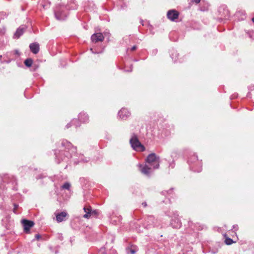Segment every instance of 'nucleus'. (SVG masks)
I'll return each instance as SVG.
<instances>
[{"label":"nucleus","mask_w":254,"mask_h":254,"mask_svg":"<svg viewBox=\"0 0 254 254\" xmlns=\"http://www.w3.org/2000/svg\"><path fill=\"white\" fill-rule=\"evenodd\" d=\"M56 161L60 163L62 161L73 162L77 165L79 163L88 162L90 159L85 157L83 154L76 152V147L67 140H63L61 142L60 149L55 151Z\"/></svg>","instance_id":"f257e3e1"},{"label":"nucleus","mask_w":254,"mask_h":254,"mask_svg":"<svg viewBox=\"0 0 254 254\" xmlns=\"http://www.w3.org/2000/svg\"><path fill=\"white\" fill-rule=\"evenodd\" d=\"M145 163L144 165H139L140 170L144 175L150 176L153 170L159 168L160 157L155 153H151L146 157Z\"/></svg>","instance_id":"f03ea898"},{"label":"nucleus","mask_w":254,"mask_h":254,"mask_svg":"<svg viewBox=\"0 0 254 254\" xmlns=\"http://www.w3.org/2000/svg\"><path fill=\"white\" fill-rule=\"evenodd\" d=\"M190 169L195 172L199 173L202 170L201 161H199L197 156L194 153H190L188 160Z\"/></svg>","instance_id":"7ed1b4c3"},{"label":"nucleus","mask_w":254,"mask_h":254,"mask_svg":"<svg viewBox=\"0 0 254 254\" xmlns=\"http://www.w3.org/2000/svg\"><path fill=\"white\" fill-rule=\"evenodd\" d=\"M64 5L59 4L54 9L56 18L59 20H64L67 16V12Z\"/></svg>","instance_id":"20e7f679"},{"label":"nucleus","mask_w":254,"mask_h":254,"mask_svg":"<svg viewBox=\"0 0 254 254\" xmlns=\"http://www.w3.org/2000/svg\"><path fill=\"white\" fill-rule=\"evenodd\" d=\"M142 225L144 228L149 229L154 227H158L159 225L157 224V220L155 217L153 216L150 215L144 218Z\"/></svg>","instance_id":"39448f33"},{"label":"nucleus","mask_w":254,"mask_h":254,"mask_svg":"<svg viewBox=\"0 0 254 254\" xmlns=\"http://www.w3.org/2000/svg\"><path fill=\"white\" fill-rule=\"evenodd\" d=\"M129 143L132 149L137 151H144L145 147L140 143L137 136L133 134L130 139Z\"/></svg>","instance_id":"423d86ee"},{"label":"nucleus","mask_w":254,"mask_h":254,"mask_svg":"<svg viewBox=\"0 0 254 254\" xmlns=\"http://www.w3.org/2000/svg\"><path fill=\"white\" fill-rule=\"evenodd\" d=\"M171 218L170 225L175 229H179L182 226V222L179 218V214L177 212H173L171 214H167Z\"/></svg>","instance_id":"0eeeda50"},{"label":"nucleus","mask_w":254,"mask_h":254,"mask_svg":"<svg viewBox=\"0 0 254 254\" xmlns=\"http://www.w3.org/2000/svg\"><path fill=\"white\" fill-rule=\"evenodd\" d=\"M218 12L220 17L218 18L219 22H221L223 20L228 19L230 16L229 11L225 5L220 6L218 9Z\"/></svg>","instance_id":"6e6552de"},{"label":"nucleus","mask_w":254,"mask_h":254,"mask_svg":"<svg viewBox=\"0 0 254 254\" xmlns=\"http://www.w3.org/2000/svg\"><path fill=\"white\" fill-rule=\"evenodd\" d=\"M83 210L85 212V214L83 215V217L85 218L88 219L91 216L96 217L99 213L98 210H93L90 206H85L83 208Z\"/></svg>","instance_id":"1a4fd4ad"},{"label":"nucleus","mask_w":254,"mask_h":254,"mask_svg":"<svg viewBox=\"0 0 254 254\" xmlns=\"http://www.w3.org/2000/svg\"><path fill=\"white\" fill-rule=\"evenodd\" d=\"M21 223L23 227L24 232L26 233H29L30 228L34 225L33 221L25 219L21 220Z\"/></svg>","instance_id":"9d476101"},{"label":"nucleus","mask_w":254,"mask_h":254,"mask_svg":"<svg viewBox=\"0 0 254 254\" xmlns=\"http://www.w3.org/2000/svg\"><path fill=\"white\" fill-rule=\"evenodd\" d=\"M130 115V112L125 108H122L118 112V117L123 120H126Z\"/></svg>","instance_id":"9b49d317"},{"label":"nucleus","mask_w":254,"mask_h":254,"mask_svg":"<svg viewBox=\"0 0 254 254\" xmlns=\"http://www.w3.org/2000/svg\"><path fill=\"white\" fill-rule=\"evenodd\" d=\"M179 13L175 9L169 10L167 13V18L172 21H175L178 18Z\"/></svg>","instance_id":"f8f14e48"},{"label":"nucleus","mask_w":254,"mask_h":254,"mask_svg":"<svg viewBox=\"0 0 254 254\" xmlns=\"http://www.w3.org/2000/svg\"><path fill=\"white\" fill-rule=\"evenodd\" d=\"M56 220L58 223L65 221L67 219L68 214L65 211L61 212H55Z\"/></svg>","instance_id":"ddd939ff"},{"label":"nucleus","mask_w":254,"mask_h":254,"mask_svg":"<svg viewBox=\"0 0 254 254\" xmlns=\"http://www.w3.org/2000/svg\"><path fill=\"white\" fill-rule=\"evenodd\" d=\"M104 39V37L101 33H96L93 34L91 37V40L92 42L96 43L98 42L103 41Z\"/></svg>","instance_id":"4468645a"},{"label":"nucleus","mask_w":254,"mask_h":254,"mask_svg":"<svg viewBox=\"0 0 254 254\" xmlns=\"http://www.w3.org/2000/svg\"><path fill=\"white\" fill-rule=\"evenodd\" d=\"M3 60L1 61V63H7L9 64L11 61L15 60V57H14L13 54L11 52H7L5 55H3Z\"/></svg>","instance_id":"2eb2a0df"},{"label":"nucleus","mask_w":254,"mask_h":254,"mask_svg":"<svg viewBox=\"0 0 254 254\" xmlns=\"http://www.w3.org/2000/svg\"><path fill=\"white\" fill-rule=\"evenodd\" d=\"M26 29V27L25 25H21L18 28L13 35L14 39H18L21 35H23L24 31Z\"/></svg>","instance_id":"dca6fc26"},{"label":"nucleus","mask_w":254,"mask_h":254,"mask_svg":"<svg viewBox=\"0 0 254 254\" xmlns=\"http://www.w3.org/2000/svg\"><path fill=\"white\" fill-rule=\"evenodd\" d=\"M29 48L33 54H36L39 52V44L37 42L32 43L30 44Z\"/></svg>","instance_id":"f3484780"},{"label":"nucleus","mask_w":254,"mask_h":254,"mask_svg":"<svg viewBox=\"0 0 254 254\" xmlns=\"http://www.w3.org/2000/svg\"><path fill=\"white\" fill-rule=\"evenodd\" d=\"M235 16L238 19V20H243L246 17V12L244 10L238 9L235 14Z\"/></svg>","instance_id":"a211bd4d"},{"label":"nucleus","mask_w":254,"mask_h":254,"mask_svg":"<svg viewBox=\"0 0 254 254\" xmlns=\"http://www.w3.org/2000/svg\"><path fill=\"white\" fill-rule=\"evenodd\" d=\"M65 7L68 10H74L77 8V4L75 0H69Z\"/></svg>","instance_id":"6ab92c4d"},{"label":"nucleus","mask_w":254,"mask_h":254,"mask_svg":"<svg viewBox=\"0 0 254 254\" xmlns=\"http://www.w3.org/2000/svg\"><path fill=\"white\" fill-rule=\"evenodd\" d=\"M78 119L80 122L82 123H86L89 121V116L86 113L84 112H81L78 115Z\"/></svg>","instance_id":"aec40b11"},{"label":"nucleus","mask_w":254,"mask_h":254,"mask_svg":"<svg viewBox=\"0 0 254 254\" xmlns=\"http://www.w3.org/2000/svg\"><path fill=\"white\" fill-rule=\"evenodd\" d=\"M188 225L193 230H201L203 229V226L199 225V223L194 224L192 221H189L188 222Z\"/></svg>","instance_id":"412c9836"},{"label":"nucleus","mask_w":254,"mask_h":254,"mask_svg":"<svg viewBox=\"0 0 254 254\" xmlns=\"http://www.w3.org/2000/svg\"><path fill=\"white\" fill-rule=\"evenodd\" d=\"M170 52L171 57L174 63L177 62L178 61H179V62H182V61L179 60L178 59L179 54L178 53L177 51L174 49H172Z\"/></svg>","instance_id":"4be33fe9"},{"label":"nucleus","mask_w":254,"mask_h":254,"mask_svg":"<svg viewBox=\"0 0 254 254\" xmlns=\"http://www.w3.org/2000/svg\"><path fill=\"white\" fill-rule=\"evenodd\" d=\"M9 179V182L8 183V184L10 185L11 184L12 185H13V186L12 188V189L14 190H17V187H16L17 185V181L16 178L13 176H11L10 177L8 178Z\"/></svg>","instance_id":"5701e85b"},{"label":"nucleus","mask_w":254,"mask_h":254,"mask_svg":"<svg viewBox=\"0 0 254 254\" xmlns=\"http://www.w3.org/2000/svg\"><path fill=\"white\" fill-rule=\"evenodd\" d=\"M72 126H74L76 128H77L80 126V124L77 119H73L66 125V127L68 128Z\"/></svg>","instance_id":"b1692460"},{"label":"nucleus","mask_w":254,"mask_h":254,"mask_svg":"<svg viewBox=\"0 0 254 254\" xmlns=\"http://www.w3.org/2000/svg\"><path fill=\"white\" fill-rule=\"evenodd\" d=\"M40 2L44 9L48 8L51 5V2L49 0H40Z\"/></svg>","instance_id":"393cba45"},{"label":"nucleus","mask_w":254,"mask_h":254,"mask_svg":"<svg viewBox=\"0 0 254 254\" xmlns=\"http://www.w3.org/2000/svg\"><path fill=\"white\" fill-rule=\"evenodd\" d=\"M24 64L26 66L30 67L32 65L33 60L31 58H27L24 61Z\"/></svg>","instance_id":"a878e982"},{"label":"nucleus","mask_w":254,"mask_h":254,"mask_svg":"<svg viewBox=\"0 0 254 254\" xmlns=\"http://www.w3.org/2000/svg\"><path fill=\"white\" fill-rule=\"evenodd\" d=\"M209 4L208 3H204V4L200 6V10L202 11H205L208 10Z\"/></svg>","instance_id":"bb28decb"},{"label":"nucleus","mask_w":254,"mask_h":254,"mask_svg":"<svg viewBox=\"0 0 254 254\" xmlns=\"http://www.w3.org/2000/svg\"><path fill=\"white\" fill-rule=\"evenodd\" d=\"M70 187L71 185L69 183L65 182L61 186V189L69 190H70Z\"/></svg>","instance_id":"cd10ccee"},{"label":"nucleus","mask_w":254,"mask_h":254,"mask_svg":"<svg viewBox=\"0 0 254 254\" xmlns=\"http://www.w3.org/2000/svg\"><path fill=\"white\" fill-rule=\"evenodd\" d=\"M225 243L227 245H230L233 243H235V242H234L231 238H230L229 237H226Z\"/></svg>","instance_id":"c85d7f7f"},{"label":"nucleus","mask_w":254,"mask_h":254,"mask_svg":"<svg viewBox=\"0 0 254 254\" xmlns=\"http://www.w3.org/2000/svg\"><path fill=\"white\" fill-rule=\"evenodd\" d=\"M173 188L170 189L168 190H164L161 192V194L163 195H166L167 194L170 195L173 192Z\"/></svg>","instance_id":"c756f323"},{"label":"nucleus","mask_w":254,"mask_h":254,"mask_svg":"<svg viewBox=\"0 0 254 254\" xmlns=\"http://www.w3.org/2000/svg\"><path fill=\"white\" fill-rule=\"evenodd\" d=\"M7 16V14L6 13V12L2 11L0 12V19H4V18H6Z\"/></svg>","instance_id":"7c9ffc66"},{"label":"nucleus","mask_w":254,"mask_h":254,"mask_svg":"<svg viewBox=\"0 0 254 254\" xmlns=\"http://www.w3.org/2000/svg\"><path fill=\"white\" fill-rule=\"evenodd\" d=\"M11 53L13 54V56H14V57H15V58L20 55L19 52L18 50H16L11 51Z\"/></svg>","instance_id":"2f4dec72"},{"label":"nucleus","mask_w":254,"mask_h":254,"mask_svg":"<svg viewBox=\"0 0 254 254\" xmlns=\"http://www.w3.org/2000/svg\"><path fill=\"white\" fill-rule=\"evenodd\" d=\"M97 254H105V249L104 247H102L98 251Z\"/></svg>","instance_id":"473e14b6"},{"label":"nucleus","mask_w":254,"mask_h":254,"mask_svg":"<svg viewBox=\"0 0 254 254\" xmlns=\"http://www.w3.org/2000/svg\"><path fill=\"white\" fill-rule=\"evenodd\" d=\"M127 251L128 254H134L135 253V250L132 249H127Z\"/></svg>","instance_id":"72a5a7b5"},{"label":"nucleus","mask_w":254,"mask_h":254,"mask_svg":"<svg viewBox=\"0 0 254 254\" xmlns=\"http://www.w3.org/2000/svg\"><path fill=\"white\" fill-rule=\"evenodd\" d=\"M57 238L60 241H63L64 240V237L63 236V235L62 234L58 233L57 235Z\"/></svg>","instance_id":"f704fd0d"},{"label":"nucleus","mask_w":254,"mask_h":254,"mask_svg":"<svg viewBox=\"0 0 254 254\" xmlns=\"http://www.w3.org/2000/svg\"><path fill=\"white\" fill-rule=\"evenodd\" d=\"M127 7V4L125 3H123L121 4V7L120 8L121 9H125Z\"/></svg>","instance_id":"c9c22d12"},{"label":"nucleus","mask_w":254,"mask_h":254,"mask_svg":"<svg viewBox=\"0 0 254 254\" xmlns=\"http://www.w3.org/2000/svg\"><path fill=\"white\" fill-rule=\"evenodd\" d=\"M5 28H0V35H2L3 34H4V33H5Z\"/></svg>","instance_id":"e433bc0d"},{"label":"nucleus","mask_w":254,"mask_h":254,"mask_svg":"<svg viewBox=\"0 0 254 254\" xmlns=\"http://www.w3.org/2000/svg\"><path fill=\"white\" fill-rule=\"evenodd\" d=\"M248 34H249V36L251 38L254 39V32H249V33H248Z\"/></svg>","instance_id":"4c0bfd02"},{"label":"nucleus","mask_w":254,"mask_h":254,"mask_svg":"<svg viewBox=\"0 0 254 254\" xmlns=\"http://www.w3.org/2000/svg\"><path fill=\"white\" fill-rule=\"evenodd\" d=\"M46 177V176L44 175H39L38 176L36 177V179L37 180H39V179H43L44 178Z\"/></svg>","instance_id":"58836bf2"},{"label":"nucleus","mask_w":254,"mask_h":254,"mask_svg":"<svg viewBox=\"0 0 254 254\" xmlns=\"http://www.w3.org/2000/svg\"><path fill=\"white\" fill-rule=\"evenodd\" d=\"M18 205H17V204H15V203L14 204L13 212L14 213H16V210L18 208Z\"/></svg>","instance_id":"ea45409f"},{"label":"nucleus","mask_w":254,"mask_h":254,"mask_svg":"<svg viewBox=\"0 0 254 254\" xmlns=\"http://www.w3.org/2000/svg\"><path fill=\"white\" fill-rule=\"evenodd\" d=\"M90 51H91V52L93 54H99V53H102V51H101V52H95V51H93V49L92 48L90 49Z\"/></svg>","instance_id":"a19ab883"},{"label":"nucleus","mask_w":254,"mask_h":254,"mask_svg":"<svg viewBox=\"0 0 254 254\" xmlns=\"http://www.w3.org/2000/svg\"><path fill=\"white\" fill-rule=\"evenodd\" d=\"M237 96H238V94L235 93L231 96V99H234V98L237 97Z\"/></svg>","instance_id":"79ce46f5"},{"label":"nucleus","mask_w":254,"mask_h":254,"mask_svg":"<svg viewBox=\"0 0 254 254\" xmlns=\"http://www.w3.org/2000/svg\"><path fill=\"white\" fill-rule=\"evenodd\" d=\"M136 49H137V46H135V45H134V46H132V47L130 48V51H133L135 50Z\"/></svg>","instance_id":"37998d69"},{"label":"nucleus","mask_w":254,"mask_h":254,"mask_svg":"<svg viewBox=\"0 0 254 254\" xmlns=\"http://www.w3.org/2000/svg\"><path fill=\"white\" fill-rule=\"evenodd\" d=\"M238 225H234L233 226V228L235 230V231H237L238 230Z\"/></svg>","instance_id":"c03bdc74"},{"label":"nucleus","mask_w":254,"mask_h":254,"mask_svg":"<svg viewBox=\"0 0 254 254\" xmlns=\"http://www.w3.org/2000/svg\"><path fill=\"white\" fill-rule=\"evenodd\" d=\"M157 53V49H154L152 50V54L153 55H155Z\"/></svg>","instance_id":"a18cd8bd"},{"label":"nucleus","mask_w":254,"mask_h":254,"mask_svg":"<svg viewBox=\"0 0 254 254\" xmlns=\"http://www.w3.org/2000/svg\"><path fill=\"white\" fill-rule=\"evenodd\" d=\"M110 254H117V252L115 250H112Z\"/></svg>","instance_id":"49530a36"},{"label":"nucleus","mask_w":254,"mask_h":254,"mask_svg":"<svg viewBox=\"0 0 254 254\" xmlns=\"http://www.w3.org/2000/svg\"><path fill=\"white\" fill-rule=\"evenodd\" d=\"M35 237L37 240H39L41 238V236L38 234L35 235Z\"/></svg>","instance_id":"de8ad7c7"},{"label":"nucleus","mask_w":254,"mask_h":254,"mask_svg":"<svg viewBox=\"0 0 254 254\" xmlns=\"http://www.w3.org/2000/svg\"><path fill=\"white\" fill-rule=\"evenodd\" d=\"M132 70V65L131 64L130 67V69L125 70L127 72H131Z\"/></svg>","instance_id":"09e8293b"},{"label":"nucleus","mask_w":254,"mask_h":254,"mask_svg":"<svg viewBox=\"0 0 254 254\" xmlns=\"http://www.w3.org/2000/svg\"><path fill=\"white\" fill-rule=\"evenodd\" d=\"M201 0H193L192 1L195 3L196 4H198L200 2Z\"/></svg>","instance_id":"8fccbe9b"},{"label":"nucleus","mask_w":254,"mask_h":254,"mask_svg":"<svg viewBox=\"0 0 254 254\" xmlns=\"http://www.w3.org/2000/svg\"><path fill=\"white\" fill-rule=\"evenodd\" d=\"M170 166L173 168L174 167V163L173 161L170 164Z\"/></svg>","instance_id":"3c124183"},{"label":"nucleus","mask_w":254,"mask_h":254,"mask_svg":"<svg viewBox=\"0 0 254 254\" xmlns=\"http://www.w3.org/2000/svg\"><path fill=\"white\" fill-rule=\"evenodd\" d=\"M170 131H167L166 132L165 131H164V134H165V135H168L170 134Z\"/></svg>","instance_id":"603ef678"},{"label":"nucleus","mask_w":254,"mask_h":254,"mask_svg":"<svg viewBox=\"0 0 254 254\" xmlns=\"http://www.w3.org/2000/svg\"><path fill=\"white\" fill-rule=\"evenodd\" d=\"M142 205L145 207L147 206V203L146 202H144L142 203Z\"/></svg>","instance_id":"864d4df0"},{"label":"nucleus","mask_w":254,"mask_h":254,"mask_svg":"<svg viewBox=\"0 0 254 254\" xmlns=\"http://www.w3.org/2000/svg\"><path fill=\"white\" fill-rule=\"evenodd\" d=\"M2 41L3 42V40H2V38H0V42H1V41ZM2 47H3V45H1L0 44V48L2 49Z\"/></svg>","instance_id":"5fc2aeb1"},{"label":"nucleus","mask_w":254,"mask_h":254,"mask_svg":"<svg viewBox=\"0 0 254 254\" xmlns=\"http://www.w3.org/2000/svg\"><path fill=\"white\" fill-rule=\"evenodd\" d=\"M140 22L141 24H142V25H144L143 20L141 19Z\"/></svg>","instance_id":"6e6d98bb"},{"label":"nucleus","mask_w":254,"mask_h":254,"mask_svg":"<svg viewBox=\"0 0 254 254\" xmlns=\"http://www.w3.org/2000/svg\"><path fill=\"white\" fill-rule=\"evenodd\" d=\"M132 61H133V62H138V60L135 59H133V60H132Z\"/></svg>","instance_id":"4d7b16f0"},{"label":"nucleus","mask_w":254,"mask_h":254,"mask_svg":"<svg viewBox=\"0 0 254 254\" xmlns=\"http://www.w3.org/2000/svg\"><path fill=\"white\" fill-rule=\"evenodd\" d=\"M2 58V56L1 55H0V61L1 63V61H2L1 60Z\"/></svg>","instance_id":"13d9d810"},{"label":"nucleus","mask_w":254,"mask_h":254,"mask_svg":"<svg viewBox=\"0 0 254 254\" xmlns=\"http://www.w3.org/2000/svg\"><path fill=\"white\" fill-rule=\"evenodd\" d=\"M138 231L139 232H142V230H140V228L138 229Z\"/></svg>","instance_id":"bf43d9fd"},{"label":"nucleus","mask_w":254,"mask_h":254,"mask_svg":"<svg viewBox=\"0 0 254 254\" xmlns=\"http://www.w3.org/2000/svg\"><path fill=\"white\" fill-rule=\"evenodd\" d=\"M252 20L254 23V17L252 18Z\"/></svg>","instance_id":"052dcab7"},{"label":"nucleus","mask_w":254,"mask_h":254,"mask_svg":"<svg viewBox=\"0 0 254 254\" xmlns=\"http://www.w3.org/2000/svg\"><path fill=\"white\" fill-rule=\"evenodd\" d=\"M249 95H250V93H249L247 95V96H249Z\"/></svg>","instance_id":"680f3d73"},{"label":"nucleus","mask_w":254,"mask_h":254,"mask_svg":"<svg viewBox=\"0 0 254 254\" xmlns=\"http://www.w3.org/2000/svg\"><path fill=\"white\" fill-rule=\"evenodd\" d=\"M5 179H6V178H4V180H3V181H4V182H5Z\"/></svg>","instance_id":"e2e57ef3"},{"label":"nucleus","mask_w":254,"mask_h":254,"mask_svg":"<svg viewBox=\"0 0 254 254\" xmlns=\"http://www.w3.org/2000/svg\"><path fill=\"white\" fill-rule=\"evenodd\" d=\"M113 241H114V239H112V242H113Z\"/></svg>","instance_id":"0e129e2a"},{"label":"nucleus","mask_w":254,"mask_h":254,"mask_svg":"<svg viewBox=\"0 0 254 254\" xmlns=\"http://www.w3.org/2000/svg\"><path fill=\"white\" fill-rule=\"evenodd\" d=\"M252 88H253V89H254V86H252Z\"/></svg>","instance_id":"69168bd1"}]
</instances>
